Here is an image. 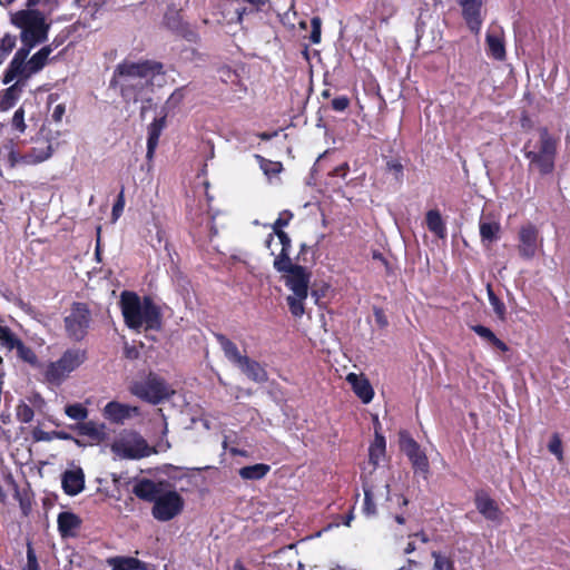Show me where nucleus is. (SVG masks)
I'll return each instance as SVG.
<instances>
[{"mask_svg": "<svg viewBox=\"0 0 570 570\" xmlns=\"http://www.w3.org/2000/svg\"><path fill=\"white\" fill-rule=\"evenodd\" d=\"M167 82L163 65L156 61H124L118 65L112 83L120 88L126 104H149L155 87Z\"/></svg>", "mask_w": 570, "mask_h": 570, "instance_id": "nucleus-1", "label": "nucleus"}, {"mask_svg": "<svg viewBox=\"0 0 570 570\" xmlns=\"http://www.w3.org/2000/svg\"><path fill=\"white\" fill-rule=\"evenodd\" d=\"M132 492L140 500L154 503L151 515L157 521H170L184 510L183 497L168 482L142 479L134 485Z\"/></svg>", "mask_w": 570, "mask_h": 570, "instance_id": "nucleus-2", "label": "nucleus"}, {"mask_svg": "<svg viewBox=\"0 0 570 570\" xmlns=\"http://www.w3.org/2000/svg\"><path fill=\"white\" fill-rule=\"evenodd\" d=\"M120 308L125 324L139 332L141 328L159 330L161 315L159 308L149 297L141 299L136 293L125 291L120 296Z\"/></svg>", "mask_w": 570, "mask_h": 570, "instance_id": "nucleus-3", "label": "nucleus"}, {"mask_svg": "<svg viewBox=\"0 0 570 570\" xmlns=\"http://www.w3.org/2000/svg\"><path fill=\"white\" fill-rule=\"evenodd\" d=\"M31 49L32 48L22 46L16 51L4 72V83H10L13 80H17L18 82L26 86L32 76L45 68L49 56L52 52V45L42 47L39 51L29 58Z\"/></svg>", "mask_w": 570, "mask_h": 570, "instance_id": "nucleus-4", "label": "nucleus"}, {"mask_svg": "<svg viewBox=\"0 0 570 570\" xmlns=\"http://www.w3.org/2000/svg\"><path fill=\"white\" fill-rule=\"evenodd\" d=\"M285 286L291 291L286 301L291 313L301 317L304 313V303L308 296L311 273L306 267L297 264H289V267L281 272Z\"/></svg>", "mask_w": 570, "mask_h": 570, "instance_id": "nucleus-5", "label": "nucleus"}, {"mask_svg": "<svg viewBox=\"0 0 570 570\" xmlns=\"http://www.w3.org/2000/svg\"><path fill=\"white\" fill-rule=\"evenodd\" d=\"M87 358L86 351L69 348L56 360L41 365L42 381L50 386H60Z\"/></svg>", "mask_w": 570, "mask_h": 570, "instance_id": "nucleus-6", "label": "nucleus"}, {"mask_svg": "<svg viewBox=\"0 0 570 570\" xmlns=\"http://www.w3.org/2000/svg\"><path fill=\"white\" fill-rule=\"evenodd\" d=\"M14 23L21 29L23 47L33 48L47 40L49 23L38 10H23L16 14Z\"/></svg>", "mask_w": 570, "mask_h": 570, "instance_id": "nucleus-7", "label": "nucleus"}, {"mask_svg": "<svg viewBox=\"0 0 570 570\" xmlns=\"http://www.w3.org/2000/svg\"><path fill=\"white\" fill-rule=\"evenodd\" d=\"M557 142L546 128L539 130V141L532 145L531 141L524 145L525 157L530 160L531 167H535L541 174L551 173L554 167Z\"/></svg>", "mask_w": 570, "mask_h": 570, "instance_id": "nucleus-8", "label": "nucleus"}, {"mask_svg": "<svg viewBox=\"0 0 570 570\" xmlns=\"http://www.w3.org/2000/svg\"><path fill=\"white\" fill-rule=\"evenodd\" d=\"M130 392L151 404H158L175 393L164 379L154 373H150L145 381L134 382L130 385Z\"/></svg>", "mask_w": 570, "mask_h": 570, "instance_id": "nucleus-9", "label": "nucleus"}, {"mask_svg": "<svg viewBox=\"0 0 570 570\" xmlns=\"http://www.w3.org/2000/svg\"><path fill=\"white\" fill-rule=\"evenodd\" d=\"M111 451L119 459L138 460L149 456L154 451L137 432L126 431L111 444Z\"/></svg>", "mask_w": 570, "mask_h": 570, "instance_id": "nucleus-10", "label": "nucleus"}, {"mask_svg": "<svg viewBox=\"0 0 570 570\" xmlns=\"http://www.w3.org/2000/svg\"><path fill=\"white\" fill-rule=\"evenodd\" d=\"M90 312L86 304L73 303L69 313L65 316V328L68 336L75 341L82 340L90 325Z\"/></svg>", "mask_w": 570, "mask_h": 570, "instance_id": "nucleus-11", "label": "nucleus"}, {"mask_svg": "<svg viewBox=\"0 0 570 570\" xmlns=\"http://www.w3.org/2000/svg\"><path fill=\"white\" fill-rule=\"evenodd\" d=\"M542 247V239L538 228L532 224L520 227L518 232L517 249L519 256L524 261H531Z\"/></svg>", "mask_w": 570, "mask_h": 570, "instance_id": "nucleus-12", "label": "nucleus"}, {"mask_svg": "<svg viewBox=\"0 0 570 570\" xmlns=\"http://www.w3.org/2000/svg\"><path fill=\"white\" fill-rule=\"evenodd\" d=\"M400 445L412 463L415 473H421L426 478L429 473V460L420 445L406 433L400 434Z\"/></svg>", "mask_w": 570, "mask_h": 570, "instance_id": "nucleus-13", "label": "nucleus"}, {"mask_svg": "<svg viewBox=\"0 0 570 570\" xmlns=\"http://www.w3.org/2000/svg\"><path fill=\"white\" fill-rule=\"evenodd\" d=\"M485 42L487 52L490 57L499 61L505 59L504 31L501 27H490L485 36Z\"/></svg>", "mask_w": 570, "mask_h": 570, "instance_id": "nucleus-14", "label": "nucleus"}, {"mask_svg": "<svg viewBox=\"0 0 570 570\" xmlns=\"http://www.w3.org/2000/svg\"><path fill=\"white\" fill-rule=\"evenodd\" d=\"M482 0H460L463 18L471 31L478 33L481 29L482 18Z\"/></svg>", "mask_w": 570, "mask_h": 570, "instance_id": "nucleus-15", "label": "nucleus"}, {"mask_svg": "<svg viewBox=\"0 0 570 570\" xmlns=\"http://www.w3.org/2000/svg\"><path fill=\"white\" fill-rule=\"evenodd\" d=\"M139 409L137 406L122 404L116 401L107 403L104 407V415L109 421L122 424L126 420L139 415Z\"/></svg>", "mask_w": 570, "mask_h": 570, "instance_id": "nucleus-16", "label": "nucleus"}, {"mask_svg": "<svg viewBox=\"0 0 570 570\" xmlns=\"http://www.w3.org/2000/svg\"><path fill=\"white\" fill-rule=\"evenodd\" d=\"M475 507L478 511L490 521L499 522L502 517L498 504L487 493L479 492L475 495Z\"/></svg>", "mask_w": 570, "mask_h": 570, "instance_id": "nucleus-17", "label": "nucleus"}, {"mask_svg": "<svg viewBox=\"0 0 570 570\" xmlns=\"http://www.w3.org/2000/svg\"><path fill=\"white\" fill-rule=\"evenodd\" d=\"M62 489L68 495H77L85 488V474L80 468L68 470L62 474Z\"/></svg>", "mask_w": 570, "mask_h": 570, "instance_id": "nucleus-18", "label": "nucleus"}, {"mask_svg": "<svg viewBox=\"0 0 570 570\" xmlns=\"http://www.w3.org/2000/svg\"><path fill=\"white\" fill-rule=\"evenodd\" d=\"M73 429L78 432L79 435L89 438L92 442H101L106 439V426L102 423H97L94 421H83L77 423Z\"/></svg>", "mask_w": 570, "mask_h": 570, "instance_id": "nucleus-19", "label": "nucleus"}, {"mask_svg": "<svg viewBox=\"0 0 570 570\" xmlns=\"http://www.w3.org/2000/svg\"><path fill=\"white\" fill-rule=\"evenodd\" d=\"M277 236L282 249L281 253L275 257L273 266L277 272H282L283 269L289 267V264H293L289 257V250L292 247V242L289 236L285 232L275 233Z\"/></svg>", "mask_w": 570, "mask_h": 570, "instance_id": "nucleus-20", "label": "nucleus"}, {"mask_svg": "<svg viewBox=\"0 0 570 570\" xmlns=\"http://www.w3.org/2000/svg\"><path fill=\"white\" fill-rule=\"evenodd\" d=\"M346 380L352 385L353 391L362 400L363 403H370L372 401L374 391L366 379L354 373H350Z\"/></svg>", "mask_w": 570, "mask_h": 570, "instance_id": "nucleus-21", "label": "nucleus"}, {"mask_svg": "<svg viewBox=\"0 0 570 570\" xmlns=\"http://www.w3.org/2000/svg\"><path fill=\"white\" fill-rule=\"evenodd\" d=\"M237 367L253 382L264 383L268 379L265 368L258 362L247 356Z\"/></svg>", "mask_w": 570, "mask_h": 570, "instance_id": "nucleus-22", "label": "nucleus"}, {"mask_svg": "<svg viewBox=\"0 0 570 570\" xmlns=\"http://www.w3.org/2000/svg\"><path fill=\"white\" fill-rule=\"evenodd\" d=\"M166 126V116L156 118L148 127V138H147V154L146 157L148 159H153L155 150L158 146L159 137L161 135L163 129Z\"/></svg>", "mask_w": 570, "mask_h": 570, "instance_id": "nucleus-23", "label": "nucleus"}, {"mask_svg": "<svg viewBox=\"0 0 570 570\" xmlns=\"http://www.w3.org/2000/svg\"><path fill=\"white\" fill-rule=\"evenodd\" d=\"M57 522L62 537H73L81 523L78 515L67 511L59 513Z\"/></svg>", "mask_w": 570, "mask_h": 570, "instance_id": "nucleus-24", "label": "nucleus"}, {"mask_svg": "<svg viewBox=\"0 0 570 570\" xmlns=\"http://www.w3.org/2000/svg\"><path fill=\"white\" fill-rule=\"evenodd\" d=\"M480 236L483 244H491L499 238L500 223L493 219L481 218L480 224Z\"/></svg>", "mask_w": 570, "mask_h": 570, "instance_id": "nucleus-25", "label": "nucleus"}, {"mask_svg": "<svg viewBox=\"0 0 570 570\" xmlns=\"http://www.w3.org/2000/svg\"><path fill=\"white\" fill-rule=\"evenodd\" d=\"M386 442L383 435L375 433L374 441L368 449V461L376 468L385 458Z\"/></svg>", "mask_w": 570, "mask_h": 570, "instance_id": "nucleus-26", "label": "nucleus"}, {"mask_svg": "<svg viewBox=\"0 0 570 570\" xmlns=\"http://www.w3.org/2000/svg\"><path fill=\"white\" fill-rule=\"evenodd\" d=\"M217 341L225 354V357L234 365L238 366L246 357V355L240 354L236 344L228 340L226 336L217 335Z\"/></svg>", "mask_w": 570, "mask_h": 570, "instance_id": "nucleus-27", "label": "nucleus"}, {"mask_svg": "<svg viewBox=\"0 0 570 570\" xmlns=\"http://www.w3.org/2000/svg\"><path fill=\"white\" fill-rule=\"evenodd\" d=\"M52 155V146L48 141L32 148L28 154L22 156L23 163L26 164H38L47 160Z\"/></svg>", "mask_w": 570, "mask_h": 570, "instance_id": "nucleus-28", "label": "nucleus"}, {"mask_svg": "<svg viewBox=\"0 0 570 570\" xmlns=\"http://www.w3.org/2000/svg\"><path fill=\"white\" fill-rule=\"evenodd\" d=\"M471 330L479 335L483 341H485L488 344L497 347L498 350L502 352L508 351L507 344L498 338L495 334L489 328L483 325H472Z\"/></svg>", "mask_w": 570, "mask_h": 570, "instance_id": "nucleus-29", "label": "nucleus"}, {"mask_svg": "<svg viewBox=\"0 0 570 570\" xmlns=\"http://www.w3.org/2000/svg\"><path fill=\"white\" fill-rule=\"evenodd\" d=\"M269 469L267 464L257 463L240 468L238 473L244 480H261L268 473Z\"/></svg>", "mask_w": 570, "mask_h": 570, "instance_id": "nucleus-30", "label": "nucleus"}, {"mask_svg": "<svg viewBox=\"0 0 570 570\" xmlns=\"http://www.w3.org/2000/svg\"><path fill=\"white\" fill-rule=\"evenodd\" d=\"M428 228L434 233L438 237L443 238L446 234L445 225L438 210H429L426 214Z\"/></svg>", "mask_w": 570, "mask_h": 570, "instance_id": "nucleus-31", "label": "nucleus"}, {"mask_svg": "<svg viewBox=\"0 0 570 570\" xmlns=\"http://www.w3.org/2000/svg\"><path fill=\"white\" fill-rule=\"evenodd\" d=\"M112 566L114 570H147L146 564L136 558H118Z\"/></svg>", "mask_w": 570, "mask_h": 570, "instance_id": "nucleus-32", "label": "nucleus"}, {"mask_svg": "<svg viewBox=\"0 0 570 570\" xmlns=\"http://www.w3.org/2000/svg\"><path fill=\"white\" fill-rule=\"evenodd\" d=\"M17 350V354L18 356L24 361L26 363L30 364L31 366L36 367V368H41V363L38 361V357L37 355L35 354V352L26 346L22 342H20L18 344V346L16 347Z\"/></svg>", "mask_w": 570, "mask_h": 570, "instance_id": "nucleus-33", "label": "nucleus"}, {"mask_svg": "<svg viewBox=\"0 0 570 570\" xmlns=\"http://www.w3.org/2000/svg\"><path fill=\"white\" fill-rule=\"evenodd\" d=\"M487 292H488L489 303L492 306L495 315L498 316V318L500 321H504L505 314H507L504 303L494 294L491 285L487 286Z\"/></svg>", "mask_w": 570, "mask_h": 570, "instance_id": "nucleus-34", "label": "nucleus"}, {"mask_svg": "<svg viewBox=\"0 0 570 570\" xmlns=\"http://www.w3.org/2000/svg\"><path fill=\"white\" fill-rule=\"evenodd\" d=\"M14 82L6 89L1 105L3 107H10L16 100H18L24 85L13 80Z\"/></svg>", "mask_w": 570, "mask_h": 570, "instance_id": "nucleus-35", "label": "nucleus"}, {"mask_svg": "<svg viewBox=\"0 0 570 570\" xmlns=\"http://www.w3.org/2000/svg\"><path fill=\"white\" fill-rule=\"evenodd\" d=\"M65 413L68 417L78 421V423L83 422L88 417V410L81 403L67 405L65 407Z\"/></svg>", "mask_w": 570, "mask_h": 570, "instance_id": "nucleus-36", "label": "nucleus"}, {"mask_svg": "<svg viewBox=\"0 0 570 570\" xmlns=\"http://www.w3.org/2000/svg\"><path fill=\"white\" fill-rule=\"evenodd\" d=\"M17 43V39L12 35H4L0 42V66L7 60Z\"/></svg>", "mask_w": 570, "mask_h": 570, "instance_id": "nucleus-37", "label": "nucleus"}, {"mask_svg": "<svg viewBox=\"0 0 570 570\" xmlns=\"http://www.w3.org/2000/svg\"><path fill=\"white\" fill-rule=\"evenodd\" d=\"M432 557L434 559L433 570H453V562L445 556L433 551Z\"/></svg>", "mask_w": 570, "mask_h": 570, "instance_id": "nucleus-38", "label": "nucleus"}, {"mask_svg": "<svg viewBox=\"0 0 570 570\" xmlns=\"http://www.w3.org/2000/svg\"><path fill=\"white\" fill-rule=\"evenodd\" d=\"M16 414H17L18 420L22 423L31 422L33 419V415H35L31 406H29L26 403H21L17 406Z\"/></svg>", "mask_w": 570, "mask_h": 570, "instance_id": "nucleus-39", "label": "nucleus"}, {"mask_svg": "<svg viewBox=\"0 0 570 570\" xmlns=\"http://www.w3.org/2000/svg\"><path fill=\"white\" fill-rule=\"evenodd\" d=\"M363 513L366 517H374L376 515V507L373 502L372 492L370 489H364V504H363Z\"/></svg>", "mask_w": 570, "mask_h": 570, "instance_id": "nucleus-40", "label": "nucleus"}, {"mask_svg": "<svg viewBox=\"0 0 570 570\" xmlns=\"http://www.w3.org/2000/svg\"><path fill=\"white\" fill-rule=\"evenodd\" d=\"M549 451L557 456L559 461H562L563 453H562V442L558 434H553L549 444H548Z\"/></svg>", "mask_w": 570, "mask_h": 570, "instance_id": "nucleus-41", "label": "nucleus"}, {"mask_svg": "<svg viewBox=\"0 0 570 570\" xmlns=\"http://www.w3.org/2000/svg\"><path fill=\"white\" fill-rule=\"evenodd\" d=\"M12 127L19 132H24L27 125L24 122V110L22 107L18 108L12 116Z\"/></svg>", "mask_w": 570, "mask_h": 570, "instance_id": "nucleus-42", "label": "nucleus"}, {"mask_svg": "<svg viewBox=\"0 0 570 570\" xmlns=\"http://www.w3.org/2000/svg\"><path fill=\"white\" fill-rule=\"evenodd\" d=\"M261 160V168L266 175H276L282 170V164L276 161L266 160L257 156Z\"/></svg>", "mask_w": 570, "mask_h": 570, "instance_id": "nucleus-43", "label": "nucleus"}, {"mask_svg": "<svg viewBox=\"0 0 570 570\" xmlns=\"http://www.w3.org/2000/svg\"><path fill=\"white\" fill-rule=\"evenodd\" d=\"M293 218V214L288 210H284L279 214L278 218L273 224L274 233L283 232L282 228L287 226Z\"/></svg>", "mask_w": 570, "mask_h": 570, "instance_id": "nucleus-44", "label": "nucleus"}, {"mask_svg": "<svg viewBox=\"0 0 570 570\" xmlns=\"http://www.w3.org/2000/svg\"><path fill=\"white\" fill-rule=\"evenodd\" d=\"M311 27L312 32L309 36V39L313 43H320L321 41V28H322V20L320 17H314L311 20Z\"/></svg>", "mask_w": 570, "mask_h": 570, "instance_id": "nucleus-45", "label": "nucleus"}, {"mask_svg": "<svg viewBox=\"0 0 570 570\" xmlns=\"http://www.w3.org/2000/svg\"><path fill=\"white\" fill-rule=\"evenodd\" d=\"M387 170L394 176L396 181H401L403 177V166L400 161L390 160L386 163Z\"/></svg>", "mask_w": 570, "mask_h": 570, "instance_id": "nucleus-46", "label": "nucleus"}, {"mask_svg": "<svg viewBox=\"0 0 570 570\" xmlns=\"http://www.w3.org/2000/svg\"><path fill=\"white\" fill-rule=\"evenodd\" d=\"M21 341L16 337L11 331L1 340V344L8 350H14Z\"/></svg>", "mask_w": 570, "mask_h": 570, "instance_id": "nucleus-47", "label": "nucleus"}, {"mask_svg": "<svg viewBox=\"0 0 570 570\" xmlns=\"http://www.w3.org/2000/svg\"><path fill=\"white\" fill-rule=\"evenodd\" d=\"M184 98L183 88L176 89L166 101L167 107H176Z\"/></svg>", "mask_w": 570, "mask_h": 570, "instance_id": "nucleus-48", "label": "nucleus"}, {"mask_svg": "<svg viewBox=\"0 0 570 570\" xmlns=\"http://www.w3.org/2000/svg\"><path fill=\"white\" fill-rule=\"evenodd\" d=\"M348 99L346 97H337L332 100V107L336 111H343L348 106Z\"/></svg>", "mask_w": 570, "mask_h": 570, "instance_id": "nucleus-49", "label": "nucleus"}, {"mask_svg": "<svg viewBox=\"0 0 570 570\" xmlns=\"http://www.w3.org/2000/svg\"><path fill=\"white\" fill-rule=\"evenodd\" d=\"M6 148L9 149V161H10V166H16L20 160L23 161L22 157L19 156V154L13 149V145L10 144L9 146H7Z\"/></svg>", "mask_w": 570, "mask_h": 570, "instance_id": "nucleus-50", "label": "nucleus"}, {"mask_svg": "<svg viewBox=\"0 0 570 570\" xmlns=\"http://www.w3.org/2000/svg\"><path fill=\"white\" fill-rule=\"evenodd\" d=\"M66 112V107L63 104H59L57 105L53 110H52V114H51V117L55 121L59 122L62 120V117Z\"/></svg>", "mask_w": 570, "mask_h": 570, "instance_id": "nucleus-51", "label": "nucleus"}, {"mask_svg": "<svg viewBox=\"0 0 570 570\" xmlns=\"http://www.w3.org/2000/svg\"><path fill=\"white\" fill-rule=\"evenodd\" d=\"M374 316H375V321L376 323L381 326V327H385L387 325V320L383 313L382 309H375L374 311Z\"/></svg>", "mask_w": 570, "mask_h": 570, "instance_id": "nucleus-52", "label": "nucleus"}, {"mask_svg": "<svg viewBox=\"0 0 570 570\" xmlns=\"http://www.w3.org/2000/svg\"><path fill=\"white\" fill-rule=\"evenodd\" d=\"M33 438L37 441H49L50 440L49 434L47 432L41 431V430H35L33 431Z\"/></svg>", "mask_w": 570, "mask_h": 570, "instance_id": "nucleus-53", "label": "nucleus"}, {"mask_svg": "<svg viewBox=\"0 0 570 570\" xmlns=\"http://www.w3.org/2000/svg\"><path fill=\"white\" fill-rule=\"evenodd\" d=\"M347 169H348L347 164H343V165L338 166V167L334 170V175H336V176H341V177H345Z\"/></svg>", "mask_w": 570, "mask_h": 570, "instance_id": "nucleus-54", "label": "nucleus"}, {"mask_svg": "<svg viewBox=\"0 0 570 570\" xmlns=\"http://www.w3.org/2000/svg\"><path fill=\"white\" fill-rule=\"evenodd\" d=\"M122 208H124V202H122V196L120 195L119 200L114 205L112 214L115 216H118V212H121Z\"/></svg>", "mask_w": 570, "mask_h": 570, "instance_id": "nucleus-55", "label": "nucleus"}, {"mask_svg": "<svg viewBox=\"0 0 570 570\" xmlns=\"http://www.w3.org/2000/svg\"><path fill=\"white\" fill-rule=\"evenodd\" d=\"M417 564L419 563L415 560L407 559L406 564L402 566L396 570H413V568L416 567Z\"/></svg>", "mask_w": 570, "mask_h": 570, "instance_id": "nucleus-56", "label": "nucleus"}, {"mask_svg": "<svg viewBox=\"0 0 570 570\" xmlns=\"http://www.w3.org/2000/svg\"><path fill=\"white\" fill-rule=\"evenodd\" d=\"M157 448L159 451H167L170 448V443L167 440L161 439L158 442Z\"/></svg>", "mask_w": 570, "mask_h": 570, "instance_id": "nucleus-57", "label": "nucleus"}, {"mask_svg": "<svg viewBox=\"0 0 570 570\" xmlns=\"http://www.w3.org/2000/svg\"><path fill=\"white\" fill-rule=\"evenodd\" d=\"M415 550H416V547H415L414 542L410 541L404 549V553L410 554V553L414 552Z\"/></svg>", "mask_w": 570, "mask_h": 570, "instance_id": "nucleus-58", "label": "nucleus"}, {"mask_svg": "<svg viewBox=\"0 0 570 570\" xmlns=\"http://www.w3.org/2000/svg\"><path fill=\"white\" fill-rule=\"evenodd\" d=\"M354 519V514L353 512L351 511L344 519L343 523L346 525V527H350L351 525V522L353 521Z\"/></svg>", "mask_w": 570, "mask_h": 570, "instance_id": "nucleus-59", "label": "nucleus"}, {"mask_svg": "<svg viewBox=\"0 0 570 570\" xmlns=\"http://www.w3.org/2000/svg\"><path fill=\"white\" fill-rule=\"evenodd\" d=\"M413 537L419 538L423 543L428 542V535L424 532L415 533Z\"/></svg>", "mask_w": 570, "mask_h": 570, "instance_id": "nucleus-60", "label": "nucleus"}, {"mask_svg": "<svg viewBox=\"0 0 570 570\" xmlns=\"http://www.w3.org/2000/svg\"><path fill=\"white\" fill-rule=\"evenodd\" d=\"M274 136H276V132H274V134H267V132H262V134H259V137H261V139H263V140H269V139H271L272 137H274Z\"/></svg>", "mask_w": 570, "mask_h": 570, "instance_id": "nucleus-61", "label": "nucleus"}, {"mask_svg": "<svg viewBox=\"0 0 570 570\" xmlns=\"http://www.w3.org/2000/svg\"><path fill=\"white\" fill-rule=\"evenodd\" d=\"M43 403H45V401L39 394H36L33 396V404H43Z\"/></svg>", "mask_w": 570, "mask_h": 570, "instance_id": "nucleus-62", "label": "nucleus"}, {"mask_svg": "<svg viewBox=\"0 0 570 570\" xmlns=\"http://www.w3.org/2000/svg\"><path fill=\"white\" fill-rule=\"evenodd\" d=\"M273 242H274V237H273V235H269V236L267 237V239L265 240V245H266V247H267V248H271V247H272V243H273Z\"/></svg>", "mask_w": 570, "mask_h": 570, "instance_id": "nucleus-63", "label": "nucleus"}, {"mask_svg": "<svg viewBox=\"0 0 570 570\" xmlns=\"http://www.w3.org/2000/svg\"><path fill=\"white\" fill-rule=\"evenodd\" d=\"M234 570H246L240 563L234 566Z\"/></svg>", "mask_w": 570, "mask_h": 570, "instance_id": "nucleus-64", "label": "nucleus"}]
</instances>
